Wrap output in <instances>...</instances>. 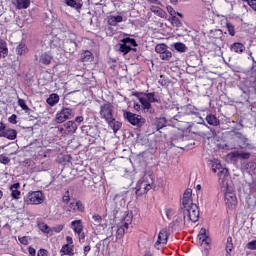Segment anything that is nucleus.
I'll return each mask as SVG.
<instances>
[{
	"label": "nucleus",
	"instance_id": "obj_1",
	"mask_svg": "<svg viewBox=\"0 0 256 256\" xmlns=\"http://www.w3.org/2000/svg\"><path fill=\"white\" fill-rule=\"evenodd\" d=\"M58 39L59 38L56 37L52 41L55 47L63 49L65 53H74L75 51H77V42H75L77 41V35H75L74 33H68L66 39L59 40V43L57 44Z\"/></svg>",
	"mask_w": 256,
	"mask_h": 256
},
{
	"label": "nucleus",
	"instance_id": "obj_2",
	"mask_svg": "<svg viewBox=\"0 0 256 256\" xmlns=\"http://www.w3.org/2000/svg\"><path fill=\"white\" fill-rule=\"evenodd\" d=\"M184 225L197 223L199 221V207L197 204H192L188 207L182 208Z\"/></svg>",
	"mask_w": 256,
	"mask_h": 256
},
{
	"label": "nucleus",
	"instance_id": "obj_3",
	"mask_svg": "<svg viewBox=\"0 0 256 256\" xmlns=\"http://www.w3.org/2000/svg\"><path fill=\"white\" fill-rule=\"evenodd\" d=\"M151 189H153V176L148 175L145 176L142 181L137 183L136 195H145V193L151 191Z\"/></svg>",
	"mask_w": 256,
	"mask_h": 256
},
{
	"label": "nucleus",
	"instance_id": "obj_4",
	"mask_svg": "<svg viewBox=\"0 0 256 256\" xmlns=\"http://www.w3.org/2000/svg\"><path fill=\"white\" fill-rule=\"evenodd\" d=\"M222 191L224 192V201L225 205L229 207V209H235L237 206V196L235 192L229 186L222 187Z\"/></svg>",
	"mask_w": 256,
	"mask_h": 256
},
{
	"label": "nucleus",
	"instance_id": "obj_5",
	"mask_svg": "<svg viewBox=\"0 0 256 256\" xmlns=\"http://www.w3.org/2000/svg\"><path fill=\"white\" fill-rule=\"evenodd\" d=\"M212 171L213 173H217L221 181L220 185H223L222 187L229 186V184L227 183V179L229 177V170H227V168L221 166V163H216L212 165Z\"/></svg>",
	"mask_w": 256,
	"mask_h": 256
},
{
	"label": "nucleus",
	"instance_id": "obj_6",
	"mask_svg": "<svg viewBox=\"0 0 256 256\" xmlns=\"http://www.w3.org/2000/svg\"><path fill=\"white\" fill-rule=\"evenodd\" d=\"M123 117L124 119H127L128 123L137 127H141V125H144L145 123V119H143L141 115L133 114L127 110L124 111Z\"/></svg>",
	"mask_w": 256,
	"mask_h": 256
},
{
	"label": "nucleus",
	"instance_id": "obj_7",
	"mask_svg": "<svg viewBox=\"0 0 256 256\" xmlns=\"http://www.w3.org/2000/svg\"><path fill=\"white\" fill-rule=\"evenodd\" d=\"M114 107L111 103H105L100 106V116L101 119H104L106 122L111 121L113 118Z\"/></svg>",
	"mask_w": 256,
	"mask_h": 256
},
{
	"label": "nucleus",
	"instance_id": "obj_8",
	"mask_svg": "<svg viewBox=\"0 0 256 256\" xmlns=\"http://www.w3.org/2000/svg\"><path fill=\"white\" fill-rule=\"evenodd\" d=\"M73 117V109L71 108H62L61 111H58L55 115L56 123H65V121Z\"/></svg>",
	"mask_w": 256,
	"mask_h": 256
},
{
	"label": "nucleus",
	"instance_id": "obj_9",
	"mask_svg": "<svg viewBox=\"0 0 256 256\" xmlns=\"http://www.w3.org/2000/svg\"><path fill=\"white\" fill-rule=\"evenodd\" d=\"M27 199V203H30V205H41L45 201V197L41 191L29 192Z\"/></svg>",
	"mask_w": 256,
	"mask_h": 256
},
{
	"label": "nucleus",
	"instance_id": "obj_10",
	"mask_svg": "<svg viewBox=\"0 0 256 256\" xmlns=\"http://www.w3.org/2000/svg\"><path fill=\"white\" fill-rule=\"evenodd\" d=\"M77 123L75 121H68L59 128L61 135H73L77 131Z\"/></svg>",
	"mask_w": 256,
	"mask_h": 256
},
{
	"label": "nucleus",
	"instance_id": "obj_11",
	"mask_svg": "<svg viewBox=\"0 0 256 256\" xmlns=\"http://www.w3.org/2000/svg\"><path fill=\"white\" fill-rule=\"evenodd\" d=\"M64 211H67L68 213L80 211V213H83V211H85V206H83L81 201L71 202L69 205L64 206Z\"/></svg>",
	"mask_w": 256,
	"mask_h": 256
},
{
	"label": "nucleus",
	"instance_id": "obj_12",
	"mask_svg": "<svg viewBox=\"0 0 256 256\" xmlns=\"http://www.w3.org/2000/svg\"><path fill=\"white\" fill-rule=\"evenodd\" d=\"M192 195H193V190L191 188H188L185 190L182 198V205H183L182 208L195 205V203H193V199H191Z\"/></svg>",
	"mask_w": 256,
	"mask_h": 256
},
{
	"label": "nucleus",
	"instance_id": "obj_13",
	"mask_svg": "<svg viewBox=\"0 0 256 256\" xmlns=\"http://www.w3.org/2000/svg\"><path fill=\"white\" fill-rule=\"evenodd\" d=\"M235 138L237 139L241 149H246V147H249V138H247V136L243 135L241 132H236Z\"/></svg>",
	"mask_w": 256,
	"mask_h": 256
},
{
	"label": "nucleus",
	"instance_id": "obj_14",
	"mask_svg": "<svg viewBox=\"0 0 256 256\" xmlns=\"http://www.w3.org/2000/svg\"><path fill=\"white\" fill-rule=\"evenodd\" d=\"M169 239V234L167 230L162 229L158 234V240L155 243V247L158 245H167V240Z\"/></svg>",
	"mask_w": 256,
	"mask_h": 256
},
{
	"label": "nucleus",
	"instance_id": "obj_15",
	"mask_svg": "<svg viewBox=\"0 0 256 256\" xmlns=\"http://www.w3.org/2000/svg\"><path fill=\"white\" fill-rule=\"evenodd\" d=\"M231 159H249L251 154L243 151H233L229 154Z\"/></svg>",
	"mask_w": 256,
	"mask_h": 256
},
{
	"label": "nucleus",
	"instance_id": "obj_16",
	"mask_svg": "<svg viewBox=\"0 0 256 256\" xmlns=\"http://www.w3.org/2000/svg\"><path fill=\"white\" fill-rule=\"evenodd\" d=\"M12 4L16 7V9H29V5H31V0H12Z\"/></svg>",
	"mask_w": 256,
	"mask_h": 256
},
{
	"label": "nucleus",
	"instance_id": "obj_17",
	"mask_svg": "<svg viewBox=\"0 0 256 256\" xmlns=\"http://www.w3.org/2000/svg\"><path fill=\"white\" fill-rule=\"evenodd\" d=\"M19 189H21V184L19 182L10 186L12 199H19V197H21V191H19Z\"/></svg>",
	"mask_w": 256,
	"mask_h": 256
},
{
	"label": "nucleus",
	"instance_id": "obj_18",
	"mask_svg": "<svg viewBox=\"0 0 256 256\" xmlns=\"http://www.w3.org/2000/svg\"><path fill=\"white\" fill-rule=\"evenodd\" d=\"M128 222H125L122 226L118 227L116 232L117 239H122L123 235H125V231L129 229V223H131V218L127 220Z\"/></svg>",
	"mask_w": 256,
	"mask_h": 256
},
{
	"label": "nucleus",
	"instance_id": "obj_19",
	"mask_svg": "<svg viewBox=\"0 0 256 256\" xmlns=\"http://www.w3.org/2000/svg\"><path fill=\"white\" fill-rule=\"evenodd\" d=\"M51 61H53V56L51 55V52H45L41 54L40 63H42V65H51Z\"/></svg>",
	"mask_w": 256,
	"mask_h": 256
},
{
	"label": "nucleus",
	"instance_id": "obj_20",
	"mask_svg": "<svg viewBox=\"0 0 256 256\" xmlns=\"http://www.w3.org/2000/svg\"><path fill=\"white\" fill-rule=\"evenodd\" d=\"M230 50L233 53H238L239 55H241V53H243V51H245V45H243L240 42H236V43H233L232 45H230Z\"/></svg>",
	"mask_w": 256,
	"mask_h": 256
},
{
	"label": "nucleus",
	"instance_id": "obj_21",
	"mask_svg": "<svg viewBox=\"0 0 256 256\" xmlns=\"http://www.w3.org/2000/svg\"><path fill=\"white\" fill-rule=\"evenodd\" d=\"M73 227V231L77 233V235H81L83 233V222L81 220H75L71 222Z\"/></svg>",
	"mask_w": 256,
	"mask_h": 256
},
{
	"label": "nucleus",
	"instance_id": "obj_22",
	"mask_svg": "<svg viewBox=\"0 0 256 256\" xmlns=\"http://www.w3.org/2000/svg\"><path fill=\"white\" fill-rule=\"evenodd\" d=\"M118 23H123V16L117 15V16H109L108 17V25H111L112 27H116Z\"/></svg>",
	"mask_w": 256,
	"mask_h": 256
},
{
	"label": "nucleus",
	"instance_id": "obj_23",
	"mask_svg": "<svg viewBox=\"0 0 256 256\" xmlns=\"http://www.w3.org/2000/svg\"><path fill=\"white\" fill-rule=\"evenodd\" d=\"M1 137H5L10 141H14V139H17V130L6 128V131L4 132V134H2Z\"/></svg>",
	"mask_w": 256,
	"mask_h": 256
},
{
	"label": "nucleus",
	"instance_id": "obj_24",
	"mask_svg": "<svg viewBox=\"0 0 256 256\" xmlns=\"http://www.w3.org/2000/svg\"><path fill=\"white\" fill-rule=\"evenodd\" d=\"M73 248H74L73 245L65 244L62 246L60 253H61V255L73 256V255H75Z\"/></svg>",
	"mask_w": 256,
	"mask_h": 256
},
{
	"label": "nucleus",
	"instance_id": "obj_25",
	"mask_svg": "<svg viewBox=\"0 0 256 256\" xmlns=\"http://www.w3.org/2000/svg\"><path fill=\"white\" fill-rule=\"evenodd\" d=\"M106 123H108V126L111 127V129H113L114 133H117V131H119L123 125L121 122L116 121L115 118H112Z\"/></svg>",
	"mask_w": 256,
	"mask_h": 256
},
{
	"label": "nucleus",
	"instance_id": "obj_26",
	"mask_svg": "<svg viewBox=\"0 0 256 256\" xmlns=\"http://www.w3.org/2000/svg\"><path fill=\"white\" fill-rule=\"evenodd\" d=\"M151 11H152V13H154V15H157L158 17H161L162 19L167 18V12H165L159 6H152Z\"/></svg>",
	"mask_w": 256,
	"mask_h": 256
},
{
	"label": "nucleus",
	"instance_id": "obj_27",
	"mask_svg": "<svg viewBox=\"0 0 256 256\" xmlns=\"http://www.w3.org/2000/svg\"><path fill=\"white\" fill-rule=\"evenodd\" d=\"M9 49L7 48V42L0 38V59L1 57H7Z\"/></svg>",
	"mask_w": 256,
	"mask_h": 256
},
{
	"label": "nucleus",
	"instance_id": "obj_28",
	"mask_svg": "<svg viewBox=\"0 0 256 256\" xmlns=\"http://www.w3.org/2000/svg\"><path fill=\"white\" fill-rule=\"evenodd\" d=\"M46 103H48L50 105V107H55V105H57L59 103V94H51L47 100Z\"/></svg>",
	"mask_w": 256,
	"mask_h": 256
},
{
	"label": "nucleus",
	"instance_id": "obj_29",
	"mask_svg": "<svg viewBox=\"0 0 256 256\" xmlns=\"http://www.w3.org/2000/svg\"><path fill=\"white\" fill-rule=\"evenodd\" d=\"M38 228L40 229V231H42V233H46L47 235H53V229H51V227H49V225H47L45 222H40L38 224Z\"/></svg>",
	"mask_w": 256,
	"mask_h": 256
},
{
	"label": "nucleus",
	"instance_id": "obj_30",
	"mask_svg": "<svg viewBox=\"0 0 256 256\" xmlns=\"http://www.w3.org/2000/svg\"><path fill=\"white\" fill-rule=\"evenodd\" d=\"M206 121L208 125H213V127H217L220 123L219 119L215 115H208L206 117Z\"/></svg>",
	"mask_w": 256,
	"mask_h": 256
},
{
	"label": "nucleus",
	"instance_id": "obj_31",
	"mask_svg": "<svg viewBox=\"0 0 256 256\" xmlns=\"http://www.w3.org/2000/svg\"><path fill=\"white\" fill-rule=\"evenodd\" d=\"M154 125H155L157 131H159V129H163V127H165V125H167V120L165 119V117L157 118L155 120Z\"/></svg>",
	"mask_w": 256,
	"mask_h": 256
},
{
	"label": "nucleus",
	"instance_id": "obj_32",
	"mask_svg": "<svg viewBox=\"0 0 256 256\" xmlns=\"http://www.w3.org/2000/svg\"><path fill=\"white\" fill-rule=\"evenodd\" d=\"M83 63H89L93 61V53L91 51H85L81 56Z\"/></svg>",
	"mask_w": 256,
	"mask_h": 256
},
{
	"label": "nucleus",
	"instance_id": "obj_33",
	"mask_svg": "<svg viewBox=\"0 0 256 256\" xmlns=\"http://www.w3.org/2000/svg\"><path fill=\"white\" fill-rule=\"evenodd\" d=\"M172 47H174L178 53H185L187 51V46L181 42L174 43Z\"/></svg>",
	"mask_w": 256,
	"mask_h": 256
},
{
	"label": "nucleus",
	"instance_id": "obj_34",
	"mask_svg": "<svg viewBox=\"0 0 256 256\" xmlns=\"http://www.w3.org/2000/svg\"><path fill=\"white\" fill-rule=\"evenodd\" d=\"M139 101L144 109V111H149L151 109V102L147 100L145 97H140Z\"/></svg>",
	"mask_w": 256,
	"mask_h": 256
},
{
	"label": "nucleus",
	"instance_id": "obj_35",
	"mask_svg": "<svg viewBox=\"0 0 256 256\" xmlns=\"http://www.w3.org/2000/svg\"><path fill=\"white\" fill-rule=\"evenodd\" d=\"M18 105L19 107H21V109H23V111H25L28 115L29 113H31V110L29 108V106H27V103H25L24 99H18Z\"/></svg>",
	"mask_w": 256,
	"mask_h": 256
},
{
	"label": "nucleus",
	"instance_id": "obj_36",
	"mask_svg": "<svg viewBox=\"0 0 256 256\" xmlns=\"http://www.w3.org/2000/svg\"><path fill=\"white\" fill-rule=\"evenodd\" d=\"M226 29L231 37H235V25L233 23L226 21Z\"/></svg>",
	"mask_w": 256,
	"mask_h": 256
},
{
	"label": "nucleus",
	"instance_id": "obj_37",
	"mask_svg": "<svg viewBox=\"0 0 256 256\" xmlns=\"http://www.w3.org/2000/svg\"><path fill=\"white\" fill-rule=\"evenodd\" d=\"M207 230H205V228H202L200 230V233L198 235L200 241H202V243H206V245H209V242H207Z\"/></svg>",
	"mask_w": 256,
	"mask_h": 256
},
{
	"label": "nucleus",
	"instance_id": "obj_38",
	"mask_svg": "<svg viewBox=\"0 0 256 256\" xmlns=\"http://www.w3.org/2000/svg\"><path fill=\"white\" fill-rule=\"evenodd\" d=\"M17 55H25L27 53V46L24 43H20L16 48Z\"/></svg>",
	"mask_w": 256,
	"mask_h": 256
},
{
	"label": "nucleus",
	"instance_id": "obj_39",
	"mask_svg": "<svg viewBox=\"0 0 256 256\" xmlns=\"http://www.w3.org/2000/svg\"><path fill=\"white\" fill-rule=\"evenodd\" d=\"M145 99L150 103H157L159 100L155 97V93H145Z\"/></svg>",
	"mask_w": 256,
	"mask_h": 256
},
{
	"label": "nucleus",
	"instance_id": "obj_40",
	"mask_svg": "<svg viewBox=\"0 0 256 256\" xmlns=\"http://www.w3.org/2000/svg\"><path fill=\"white\" fill-rule=\"evenodd\" d=\"M167 50H168L167 45H165V44H158L155 47L156 53H159L160 55H163L164 52H166Z\"/></svg>",
	"mask_w": 256,
	"mask_h": 256
},
{
	"label": "nucleus",
	"instance_id": "obj_41",
	"mask_svg": "<svg viewBox=\"0 0 256 256\" xmlns=\"http://www.w3.org/2000/svg\"><path fill=\"white\" fill-rule=\"evenodd\" d=\"M172 57L173 53H171L169 50L160 55V59H162V61H171Z\"/></svg>",
	"mask_w": 256,
	"mask_h": 256
},
{
	"label": "nucleus",
	"instance_id": "obj_42",
	"mask_svg": "<svg viewBox=\"0 0 256 256\" xmlns=\"http://www.w3.org/2000/svg\"><path fill=\"white\" fill-rule=\"evenodd\" d=\"M133 48H130L127 44H120L119 51L123 53V55H127Z\"/></svg>",
	"mask_w": 256,
	"mask_h": 256
},
{
	"label": "nucleus",
	"instance_id": "obj_43",
	"mask_svg": "<svg viewBox=\"0 0 256 256\" xmlns=\"http://www.w3.org/2000/svg\"><path fill=\"white\" fill-rule=\"evenodd\" d=\"M233 251V238L229 236L226 242V253Z\"/></svg>",
	"mask_w": 256,
	"mask_h": 256
},
{
	"label": "nucleus",
	"instance_id": "obj_44",
	"mask_svg": "<svg viewBox=\"0 0 256 256\" xmlns=\"http://www.w3.org/2000/svg\"><path fill=\"white\" fill-rule=\"evenodd\" d=\"M0 163L3 165H9V163H11V159L3 154H0Z\"/></svg>",
	"mask_w": 256,
	"mask_h": 256
},
{
	"label": "nucleus",
	"instance_id": "obj_45",
	"mask_svg": "<svg viewBox=\"0 0 256 256\" xmlns=\"http://www.w3.org/2000/svg\"><path fill=\"white\" fill-rule=\"evenodd\" d=\"M246 248L250 251H256V240H252L246 244Z\"/></svg>",
	"mask_w": 256,
	"mask_h": 256
},
{
	"label": "nucleus",
	"instance_id": "obj_46",
	"mask_svg": "<svg viewBox=\"0 0 256 256\" xmlns=\"http://www.w3.org/2000/svg\"><path fill=\"white\" fill-rule=\"evenodd\" d=\"M123 43H125L126 45L128 44V45H132L133 47H137V42L133 38H125L123 40Z\"/></svg>",
	"mask_w": 256,
	"mask_h": 256
},
{
	"label": "nucleus",
	"instance_id": "obj_47",
	"mask_svg": "<svg viewBox=\"0 0 256 256\" xmlns=\"http://www.w3.org/2000/svg\"><path fill=\"white\" fill-rule=\"evenodd\" d=\"M65 226L63 224H59V225H56L54 226L52 229V232L54 231L55 233H61L63 231V228Z\"/></svg>",
	"mask_w": 256,
	"mask_h": 256
},
{
	"label": "nucleus",
	"instance_id": "obj_48",
	"mask_svg": "<svg viewBox=\"0 0 256 256\" xmlns=\"http://www.w3.org/2000/svg\"><path fill=\"white\" fill-rule=\"evenodd\" d=\"M65 2L68 7H75L76 9L79 7V4H77V1L75 0H65Z\"/></svg>",
	"mask_w": 256,
	"mask_h": 256
},
{
	"label": "nucleus",
	"instance_id": "obj_49",
	"mask_svg": "<svg viewBox=\"0 0 256 256\" xmlns=\"http://www.w3.org/2000/svg\"><path fill=\"white\" fill-rule=\"evenodd\" d=\"M172 25H174V27H181V20H179V18L173 16L172 17Z\"/></svg>",
	"mask_w": 256,
	"mask_h": 256
},
{
	"label": "nucleus",
	"instance_id": "obj_50",
	"mask_svg": "<svg viewBox=\"0 0 256 256\" xmlns=\"http://www.w3.org/2000/svg\"><path fill=\"white\" fill-rule=\"evenodd\" d=\"M92 219L95 222V225H101V221H103V218L99 215H94Z\"/></svg>",
	"mask_w": 256,
	"mask_h": 256
},
{
	"label": "nucleus",
	"instance_id": "obj_51",
	"mask_svg": "<svg viewBox=\"0 0 256 256\" xmlns=\"http://www.w3.org/2000/svg\"><path fill=\"white\" fill-rule=\"evenodd\" d=\"M247 4L256 11V0H246Z\"/></svg>",
	"mask_w": 256,
	"mask_h": 256
},
{
	"label": "nucleus",
	"instance_id": "obj_52",
	"mask_svg": "<svg viewBox=\"0 0 256 256\" xmlns=\"http://www.w3.org/2000/svg\"><path fill=\"white\" fill-rule=\"evenodd\" d=\"M7 131V126L3 124V122L0 123V137H3L4 132Z\"/></svg>",
	"mask_w": 256,
	"mask_h": 256
},
{
	"label": "nucleus",
	"instance_id": "obj_53",
	"mask_svg": "<svg viewBox=\"0 0 256 256\" xmlns=\"http://www.w3.org/2000/svg\"><path fill=\"white\" fill-rule=\"evenodd\" d=\"M63 203H69L71 201V198L69 197V192H66V195L62 197Z\"/></svg>",
	"mask_w": 256,
	"mask_h": 256
},
{
	"label": "nucleus",
	"instance_id": "obj_54",
	"mask_svg": "<svg viewBox=\"0 0 256 256\" xmlns=\"http://www.w3.org/2000/svg\"><path fill=\"white\" fill-rule=\"evenodd\" d=\"M19 241L22 245H27L29 243V240L27 239V237L23 236L19 238Z\"/></svg>",
	"mask_w": 256,
	"mask_h": 256
},
{
	"label": "nucleus",
	"instance_id": "obj_55",
	"mask_svg": "<svg viewBox=\"0 0 256 256\" xmlns=\"http://www.w3.org/2000/svg\"><path fill=\"white\" fill-rule=\"evenodd\" d=\"M37 256H49V255L47 254V250H45V249H40V250L38 251Z\"/></svg>",
	"mask_w": 256,
	"mask_h": 256
},
{
	"label": "nucleus",
	"instance_id": "obj_56",
	"mask_svg": "<svg viewBox=\"0 0 256 256\" xmlns=\"http://www.w3.org/2000/svg\"><path fill=\"white\" fill-rule=\"evenodd\" d=\"M9 122L13 123V125H15V123H17V116L15 114H13L10 118H9Z\"/></svg>",
	"mask_w": 256,
	"mask_h": 256
},
{
	"label": "nucleus",
	"instance_id": "obj_57",
	"mask_svg": "<svg viewBox=\"0 0 256 256\" xmlns=\"http://www.w3.org/2000/svg\"><path fill=\"white\" fill-rule=\"evenodd\" d=\"M91 251V246L87 245L84 247V255L87 256V254Z\"/></svg>",
	"mask_w": 256,
	"mask_h": 256
},
{
	"label": "nucleus",
	"instance_id": "obj_58",
	"mask_svg": "<svg viewBox=\"0 0 256 256\" xmlns=\"http://www.w3.org/2000/svg\"><path fill=\"white\" fill-rule=\"evenodd\" d=\"M28 251H29V254L32 255V256H35V254L37 253L35 248H31V247L28 249Z\"/></svg>",
	"mask_w": 256,
	"mask_h": 256
},
{
	"label": "nucleus",
	"instance_id": "obj_59",
	"mask_svg": "<svg viewBox=\"0 0 256 256\" xmlns=\"http://www.w3.org/2000/svg\"><path fill=\"white\" fill-rule=\"evenodd\" d=\"M66 241H67L68 245H73V238L71 236H67Z\"/></svg>",
	"mask_w": 256,
	"mask_h": 256
},
{
	"label": "nucleus",
	"instance_id": "obj_60",
	"mask_svg": "<svg viewBox=\"0 0 256 256\" xmlns=\"http://www.w3.org/2000/svg\"><path fill=\"white\" fill-rule=\"evenodd\" d=\"M76 123H83V116H78L75 118Z\"/></svg>",
	"mask_w": 256,
	"mask_h": 256
},
{
	"label": "nucleus",
	"instance_id": "obj_61",
	"mask_svg": "<svg viewBox=\"0 0 256 256\" xmlns=\"http://www.w3.org/2000/svg\"><path fill=\"white\" fill-rule=\"evenodd\" d=\"M168 11H169L170 15H176L177 14V12H175V10H173L172 7H169Z\"/></svg>",
	"mask_w": 256,
	"mask_h": 256
},
{
	"label": "nucleus",
	"instance_id": "obj_62",
	"mask_svg": "<svg viewBox=\"0 0 256 256\" xmlns=\"http://www.w3.org/2000/svg\"><path fill=\"white\" fill-rule=\"evenodd\" d=\"M149 3H152L154 5H159V0H147Z\"/></svg>",
	"mask_w": 256,
	"mask_h": 256
},
{
	"label": "nucleus",
	"instance_id": "obj_63",
	"mask_svg": "<svg viewBox=\"0 0 256 256\" xmlns=\"http://www.w3.org/2000/svg\"><path fill=\"white\" fill-rule=\"evenodd\" d=\"M166 215H167V217L169 219V216L171 215V209L166 210Z\"/></svg>",
	"mask_w": 256,
	"mask_h": 256
},
{
	"label": "nucleus",
	"instance_id": "obj_64",
	"mask_svg": "<svg viewBox=\"0 0 256 256\" xmlns=\"http://www.w3.org/2000/svg\"><path fill=\"white\" fill-rule=\"evenodd\" d=\"M134 109L138 111V109H141V106L139 104L134 105Z\"/></svg>",
	"mask_w": 256,
	"mask_h": 256
}]
</instances>
